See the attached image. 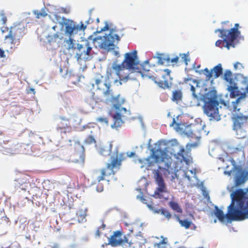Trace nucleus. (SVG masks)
Returning <instances> with one entry per match:
<instances>
[{
  "mask_svg": "<svg viewBox=\"0 0 248 248\" xmlns=\"http://www.w3.org/2000/svg\"><path fill=\"white\" fill-rule=\"evenodd\" d=\"M0 21L3 25H5L7 22V17L4 14H0Z\"/></svg>",
  "mask_w": 248,
  "mask_h": 248,
  "instance_id": "052dcab7",
  "label": "nucleus"
},
{
  "mask_svg": "<svg viewBox=\"0 0 248 248\" xmlns=\"http://www.w3.org/2000/svg\"><path fill=\"white\" fill-rule=\"evenodd\" d=\"M18 182V184L21 185L22 184H24L25 183H28V181H29V180L26 177H24V178H22L21 179H19L17 180Z\"/></svg>",
  "mask_w": 248,
  "mask_h": 248,
  "instance_id": "338daca9",
  "label": "nucleus"
},
{
  "mask_svg": "<svg viewBox=\"0 0 248 248\" xmlns=\"http://www.w3.org/2000/svg\"><path fill=\"white\" fill-rule=\"evenodd\" d=\"M154 174L155 183L158 186L157 187H159L161 189L167 190L165 183L161 174H158L157 172V173H154Z\"/></svg>",
  "mask_w": 248,
  "mask_h": 248,
  "instance_id": "aec40b11",
  "label": "nucleus"
},
{
  "mask_svg": "<svg viewBox=\"0 0 248 248\" xmlns=\"http://www.w3.org/2000/svg\"><path fill=\"white\" fill-rule=\"evenodd\" d=\"M150 66L148 63H145L143 64L140 63V65L138 67V71H135L134 72L140 73L142 75H146L150 71Z\"/></svg>",
  "mask_w": 248,
  "mask_h": 248,
  "instance_id": "bb28decb",
  "label": "nucleus"
},
{
  "mask_svg": "<svg viewBox=\"0 0 248 248\" xmlns=\"http://www.w3.org/2000/svg\"><path fill=\"white\" fill-rule=\"evenodd\" d=\"M225 156L226 157V158H227V160L231 161L232 165L233 166V167H234V168L235 167H236V168L237 167V166H236V162H235V160L233 159V158L232 157V156Z\"/></svg>",
  "mask_w": 248,
  "mask_h": 248,
  "instance_id": "680f3d73",
  "label": "nucleus"
},
{
  "mask_svg": "<svg viewBox=\"0 0 248 248\" xmlns=\"http://www.w3.org/2000/svg\"><path fill=\"white\" fill-rule=\"evenodd\" d=\"M62 24L65 26V33L69 37H72L77 33L76 23L73 20L62 17Z\"/></svg>",
  "mask_w": 248,
  "mask_h": 248,
  "instance_id": "f8f14e48",
  "label": "nucleus"
},
{
  "mask_svg": "<svg viewBox=\"0 0 248 248\" xmlns=\"http://www.w3.org/2000/svg\"><path fill=\"white\" fill-rule=\"evenodd\" d=\"M201 191L202 195H203V197L207 199L208 202L211 203V201L210 200L209 191L206 189V188L202 190Z\"/></svg>",
  "mask_w": 248,
  "mask_h": 248,
  "instance_id": "a18cd8bd",
  "label": "nucleus"
},
{
  "mask_svg": "<svg viewBox=\"0 0 248 248\" xmlns=\"http://www.w3.org/2000/svg\"><path fill=\"white\" fill-rule=\"evenodd\" d=\"M182 93L181 90H175L172 93V100L178 102L182 99Z\"/></svg>",
  "mask_w": 248,
  "mask_h": 248,
  "instance_id": "72a5a7b5",
  "label": "nucleus"
},
{
  "mask_svg": "<svg viewBox=\"0 0 248 248\" xmlns=\"http://www.w3.org/2000/svg\"><path fill=\"white\" fill-rule=\"evenodd\" d=\"M117 243L119 244V246H122L124 247V246L125 243H128V238L126 235H124L123 238L121 237L120 241H118Z\"/></svg>",
  "mask_w": 248,
  "mask_h": 248,
  "instance_id": "c03bdc74",
  "label": "nucleus"
},
{
  "mask_svg": "<svg viewBox=\"0 0 248 248\" xmlns=\"http://www.w3.org/2000/svg\"><path fill=\"white\" fill-rule=\"evenodd\" d=\"M215 78H218L222 74L223 70L220 63L215 66L212 70Z\"/></svg>",
  "mask_w": 248,
  "mask_h": 248,
  "instance_id": "cd10ccee",
  "label": "nucleus"
},
{
  "mask_svg": "<svg viewBox=\"0 0 248 248\" xmlns=\"http://www.w3.org/2000/svg\"><path fill=\"white\" fill-rule=\"evenodd\" d=\"M86 25H84V24L82 21L80 22L79 25L76 24L77 33H78V32L80 31H84L86 29Z\"/></svg>",
  "mask_w": 248,
  "mask_h": 248,
  "instance_id": "37998d69",
  "label": "nucleus"
},
{
  "mask_svg": "<svg viewBox=\"0 0 248 248\" xmlns=\"http://www.w3.org/2000/svg\"><path fill=\"white\" fill-rule=\"evenodd\" d=\"M136 190L140 192V194L137 196L136 198L140 200L142 203L146 204L147 206V204H150V203L147 202V200L145 198L142 189L138 187L136 189Z\"/></svg>",
  "mask_w": 248,
  "mask_h": 248,
  "instance_id": "473e14b6",
  "label": "nucleus"
},
{
  "mask_svg": "<svg viewBox=\"0 0 248 248\" xmlns=\"http://www.w3.org/2000/svg\"><path fill=\"white\" fill-rule=\"evenodd\" d=\"M109 162L107 163V169H112L114 168H120L121 166V160H118V156H110L108 160Z\"/></svg>",
  "mask_w": 248,
  "mask_h": 248,
  "instance_id": "6ab92c4d",
  "label": "nucleus"
},
{
  "mask_svg": "<svg viewBox=\"0 0 248 248\" xmlns=\"http://www.w3.org/2000/svg\"><path fill=\"white\" fill-rule=\"evenodd\" d=\"M219 32L220 33L219 37L224 39V42L226 43L225 47L229 49L230 46H234L233 43L236 38H232L230 35L227 34V30L225 29H217L215 31V32Z\"/></svg>",
  "mask_w": 248,
  "mask_h": 248,
  "instance_id": "4468645a",
  "label": "nucleus"
},
{
  "mask_svg": "<svg viewBox=\"0 0 248 248\" xmlns=\"http://www.w3.org/2000/svg\"><path fill=\"white\" fill-rule=\"evenodd\" d=\"M170 70L168 69L161 70L157 72L154 77V80L157 85L164 89H168L171 85L172 78L170 76Z\"/></svg>",
  "mask_w": 248,
  "mask_h": 248,
  "instance_id": "6e6552de",
  "label": "nucleus"
},
{
  "mask_svg": "<svg viewBox=\"0 0 248 248\" xmlns=\"http://www.w3.org/2000/svg\"><path fill=\"white\" fill-rule=\"evenodd\" d=\"M168 205L174 211L180 214L183 213V209L177 202L171 200L168 202Z\"/></svg>",
  "mask_w": 248,
  "mask_h": 248,
  "instance_id": "b1692460",
  "label": "nucleus"
},
{
  "mask_svg": "<svg viewBox=\"0 0 248 248\" xmlns=\"http://www.w3.org/2000/svg\"><path fill=\"white\" fill-rule=\"evenodd\" d=\"M173 156H148L149 161V166H154L155 164H159L161 162L169 161H172Z\"/></svg>",
  "mask_w": 248,
  "mask_h": 248,
  "instance_id": "f3484780",
  "label": "nucleus"
},
{
  "mask_svg": "<svg viewBox=\"0 0 248 248\" xmlns=\"http://www.w3.org/2000/svg\"><path fill=\"white\" fill-rule=\"evenodd\" d=\"M246 94L245 93H242L239 97H238L235 101L232 102L233 111H239V109L237 108V105L239 103L240 99L246 97Z\"/></svg>",
  "mask_w": 248,
  "mask_h": 248,
  "instance_id": "c9c22d12",
  "label": "nucleus"
},
{
  "mask_svg": "<svg viewBox=\"0 0 248 248\" xmlns=\"http://www.w3.org/2000/svg\"><path fill=\"white\" fill-rule=\"evenodd\" d=\"M110 153L111 155H124V153H119V148L117 147H114L113 149L112 147H110Z\"/></svg>",
  "mask_w": 248,
  "mask_h": 248,
  "instance_id": "de8ad7c7",
  "label": "nucleus"
},
{
  "mask_svg": "<svg viewBox=\"0 0 248 248\" xmlns=\"http://www.w3.org/2000/svg\"><path fill=\"white\" fill-rule=\"evenodd\" d=\"M31 187V184L29 181H28V183H25L24 184H22L19 186V188L24 191L28 190L29 188Z\"/></svg>",
  "mask_w": 248,
  "mask_h": 248,
  "instance_id": "79ce46f5",
  "label": "nucleus"
},
{
  "mask_svg": "<svg viewBox=\"0 0 248 248\" xmlns=\"http://www.w3.org/2000/svg\"><path fill=\"white\" fill-rule=\"evenodd\" d=\"M224 79L230 84L233 83V79L232 78V73L230 70L225 71L224 74Z\"/></svg>",
  "mask_w": 248,
  "mask_h": 248,
  "instance_id": "e433bc0d",
  "label": "nucleus"
},
{
  "mask_svg": "<svg viewBox=\"0 0 248 248\" xmlns=\"http://www.w3.org/2000/svg\"><path fill=\"white\" fill-rule=\"evenodd\" d=\"M1 219L2 221H4L6 225L10 226L11 224V221L9 219V218L7 217V216H5L2 217H1Z\"/></svg>",
  "mask_w": 248,
  "mask_h": 248,
  "instance_id": "69168bd1",
  "label": "nucleus"
},
{
  "mask_svg": "<svg viewBox=\"0 0 248 248\" xmlns=\"http://www.w3.org/2000/svg\"><path fill=\"white\" fill-rule=\"evenodd\" d=\"M147 160H148V156H147V158H143V159H139V162L141 163V164H143V165H142L141 166H140V168H143V167L144 166V165H147V166L148 167H149V161H147Z\"/></svg>",
  "mask_w": 248,
  "mask_h": 248,
  "instance_id": "5fc2aeb1",
  "label": "nucleus"
},
{
  "mask_svg": "<svg viewBox=\"0 0 248 248\" xmlns=\"http://www.w3.org/2000/svg\"><path fill=\"white\" fill-rule=\"evenodd\" d=\"M66 43L68 45L67 48L68 49L75 48L74 40L72 37H69V39L66 41Z\"/></svg>",
  "mask_w": 248,
  "mask_h": 248,
  "instance_id": "8fccbe9b",
  "label": "nucleus"
},
{
  "mask_svg": "<svg viewBox=\"0 0 248 248\" xmlns=\"http://www.w3.org/2000/svg\"><path fill=\"white\" fill-rule=\"evenodd\" d=\"M34 14L36 16V17L37 18H40V17H44L47 15V14L44 10H43L41 12H35Z\"/></svg>",
  "mask_w": 248,
  "mask_h": 248,
  "instance_id": "3c124183",
  "label": "nucleus"
},
{
  "mask_svg": "<svg viewBox=\"0 0 248 248\" xmlns=\"http://www.w3.org/2000/svg\"><path fill=\"white\" fill-rule=\"evenodd\" d=\"M63 38L62 36L60 35V33L57 32L52 35H48L46 37L47 42L50 44H54L57 42L59 40H61Z\"/></svg>",
  "mask_w": 248,
  "mask_h": 248,
  "instance_id": "5701e85b",
  "label": "nucleus"
},
{
  "mask_svg": "<svg viewBox=\"0 0 248 248\" xmlns=\"http://www.w3.org/2000/svg\"><path fill=\"white\" fill-rule=\"evenodd\" d=\"M184 82L186 84H188V85L190 87V90L192 92V94L193 97L195 98H198V95L195 93V88L192 85L193 83H197V81L195 79H193L191 78H186L184 80Z\"/></svg>",
  "mask_w": 248,
  "mask_h": 248,
  "instance_id": "a878e982",
  "label": "nucleus"
},
{
  "mask_svg": "<svg viewBox=\"0 0 248 248\" xmlns=\"http://www.w3.org/2000/svg\"><path fill=\"white\" fill-rule=\"evenodd\" d=\"M194 206L191 203H189L188 202H185V211H188L189 210V209H193L194 208Z\"/></svg>",
  "mask_w": 248,
  "mask_h": 248,
  "instance_id": "4d7b16f0",
  "label": "nucleus"
},
{
  "mask_svg": "<svg viewBox=\"0 0 248 248\" xmlns=\"http://www.w3.org/2000/svg\"><path fill=\"white\" fill-rule=\"evenodd\" d=\"M78 49L79 52V57L89 55L92 50L89 42H86L85 44L78 45Z\"/></svg>",
  "mask_w": 248,
  "mask_h": 248,
  "instance_id": "a211bd4d",
  "label": "nucleus"
},
{
  "mask_svg": "<svg viewBox=\"0 0 248 248\" xmlns=\"http://www.w3.org/2000/svg\"><path fill=\"white\" fill-rule=\"evenodd\" d=\"M239 26V24H235L233 28L231 29L229 31L227 30V33L230 35L232 38H237L240 34V32L238 30Z\"/></svg>",
  "mask_w": 248,
  "mask_h": 248,
  "instance_id": "393cba45",
  "label": "nucleus"
},
{
  "mask_svg": "<svg viewBox=\"0 0 248 248\" xmlns=\"http://www.w3.org/2000/svg\"><path fill=\"white\" fill-rule=\"evenodd\" d=\"M171 164L172 161H171L165 162V167L167 168V171L164 170L162 173V175H164L165 176H168V175L172 173L173 168L171 167Z\"/></svg>",
  "mask_w": 248,
  "mask_h": 248,
  "instance_id": "f704fd0d",
  "label": "nucleus"
},
{
  "mask_svg": "<svg viewBox=\"0 0 248 248\" xmlns=\"http://www.w3.org/2000/svg\"><path fill=\"white\" fill-rule=\"evenodd\" d=\"M72 150L73 153L77 155H83L85 153V150L83 146L79 142H76L74 143Z\"/></svg>",
  "mask_w": 248,
  "mask_h": 248,
  "instance_id": "412c9836",
  "label": "nucleus"
},
{
  "mask_svg": "<svg viewBox=\"0 0 248 248\" xmlns=\"http://www.w3.org/2000/svg\"><path fill=\"white\" fill-rule=\"evenodd\" d=\"M108 29H109V26L106 23L105 26L103 28H100V29H99V28H98L97 29V32H101L103 31H108Z\"/></svg>",
  "mask_w": 248,
  "mask_h": 248,
  "instance_id": "0e129e2a",
  "label": "nucleus"
},
{
  "mask_svg": "<svg viewBox=\"0 0 248 248\" xmlns=\"http://www.w3.org/2000/svg\"><path fill=\"white\" fill-rule=\"evenodd\" d=\"M105 218V217H104L103 218H102L100 220V222H101L102 223L100 227L97 228L98 229H99V230L100 229L104 230L105 229L106 225L104 223Z\"/></svg>",
  "mask_w": 248,
  "mask_h": 248,
  "instance_id": "774afa93",
  "label": "nucleus"
},
{
  "mask_svg": "<svg viewBox=\"0 0 248 248\" xmlns=\"http://www.w3.org/2000/svg\"><path fill=\"white\" fill-rule=\"evenodd\" d=\"M179 59V57L178 56H176L175 57L170 59V58H164L163 60H166L168 62H171L172 63H177L178 62Z\"/></svg>",
  "mask_w": 248,
  "mask_h": 248,
  "instance_id": "864d4df0",
  "label": "nucleus"
},
{
  "mask_svg": "<svg viewBox=\"0 0 248 248\" xmlns=\"http://www.w3.org/2000/svg\"><path fill=\"white\" fill-rule=\"evenodd\" d=\"M123 234V232L122 230H118L113 232V234L109 237H108V244L113 247L119 246L117 242L119 241L121 237Z\"/></svg>",
  "mask_w": 248,
  "mask_h": 248,
  "instance_id": "dca6fc26",
  "label": "nucleus"
},
{
  "mask_svg": "<svg viewBox=\"0 0 248 248\" xmlns=\"http://www.w3.org/2000/svg\"><path fill=\"white\" fill-rule=\"evenodd\" d=\"M113 210H116L117 211L120 212V213H122V211L120 208L117 206H114L108 209L105 212L104 214V217H106L109 214V213Z\"/></svg>",
  "mask_w": 248,
  "mask_h": 248,
  "instance_id": "49530a36",
  "label": "nucleus"
},
{
  "mask_svg": "<svg viewBox=\"0 0 248 248\" xmlns=\"http://www.w3.org/2000/svg\"><path fill=\"white\" fill-rule=\"evenodd\" d=\"M204 75L205 76V81H208L210 80L213 76L212 70L209 71L207 68H205L202 70Z\"/></svg>",
  "mask_w": 248,
  "mask_h": 248,
  "instance_id": "58836bf2",
  "label": "nucleus"
},
{
  "mask_svg": "<svg viewBox=\"0 0 248 248\" xmlns=\"http://www.w3.org/2000/svg\"><path fill=\"white\" fill-rule=\"evenodd\" d=\"M182 162H180V160H177L176 161H172L171 167L173 168L172 170H175V172H178L181 169V166H179V165Z\"/></svg>",
  "mask_w": 248,
  "mask_h": 248,
  "instance_id": "ea45409f",
  "label": "nucleus"
},
{
  "mask_svg": "<svg viewBox=\"0 0 248 248\" xmlns=\"http://www.w3.org/2000/svg\"><path fill=\"white\" fill-rule=\"evenodd\" d=\"M199 132L196 124H190L186 127L184 133L188 137L196 140L195 142L187 144L186 148L181 145L177 140L172 139L160 140L153 144L149 143L148 150L151 155H184L190 154L191 149L197 147L199 144L201 137L197 135Z\"/></svg>",
  "mask_w": 248,
  "mask_h": 248,
  "instance_id": "f257e3e1",
  "label": "nucleus"
},
{
  "mask_svg": "<svg viewBox=\"0 0 248 248\" xmlns=\"http://www.w3.org/2000/svg\"><path fill=\"white\" fill-rule=\"evenodd\" d=\"M219 104L215 92L211 91L206 94L203 108L204 113L210 117L211 120L214 119L217 121L220 120L218 112Z\"/></svg>",
  "mask_w": 248,
  "mask_h": 248,
  "instance_id": "39448f33",
  "label": "nucleus"
},
{
  "mask_svg": "<svg viewBox=\"0 0 248 248\" xmlns=\"http://www.w3.org/2000/svg\"><path fill=\"white\" fill-rule=\"evenodd\" d=\"M180 56L181 57V61L182 62H184L186 65L187 64V61H188V55L186 54H180Z\"/></svg>",
  "mask_w": 248,
  "mask_h": 248,
  "instance_id": "13d9d810",
  "label": "nucleus"
},
{
  "mask_svg": "<svg viewBox=\"0 0 248 248\" xmlns=\"http://www.w3.org/2000/svg\"><path fill=\"white\" fill-rule=\"evenodd\" d=\"M69 156H63V157H61L60 156H52V165L54 166V169L61 168L65 163H73L78 164L83 167L85 162V156H79V158L71 159Z\"/></svg>",
  "mask_w": 248,
  "mask_h": 248,
  "instance_id": "1a4fd4ad",
  "label": "nucleus"
},
{
  "mask_svg": "<svg viewBox=\"0 0 248 248\" xmlns=\"http://www.w3.org/2000/svg\"><path fill=\"white\" fill-rule=\"evenodd\" d=\"M76 215L78 216V220L79 223H83L87 221L86 217L87 216V214H85L84 212H83L82 209L78 210L76 212Z\"/></svg>",
  "mask_w": 248,
  "mask_h": 248,
  "instance_id": "c756f323",
  "label": "nucleus"
},
{
  "mask_svg": "<svg viewBox=\"0 0 248 248\" xmlns=\"http://www.w3.org/2000/svg\"><path fill=\"white\" fill-rule=\"evenodd\" d=\"M167 168L166 167H161L160 166H158V168L157 170H153V173H157L158 172V174H161V175H162V173L165 170L167 171L166 170Z\"/></svg>",
  "mask_w": 248,
  "mask_h": 248,
  "instance_id": "09e8293b",
  "label": "nucleus"
},
{
  "mask_svg": "<svg viewBox=\"0 0 248 248\" xmlns=\"http://www.w3.org/2000/svg\"><path fill=\"white\" fill-rule=\"evenodd\" d=\"M120 40V37L111 30L109 34L103 37H96L93 39V43L96 47H99L107 51L114 50L115 43L117 44Z\"/></svg>",
  "mask_w": 248,
  "mask_h": 248,
  "instance_id": "423d86ee",
  "label": "nucleus"
},
{
  "mask_svg": "<svg viewBox=\"0 0 248 248\" xmlns=\"http://www.w3.org/2000/svg\"><path fill=\"white\" fill-rule=\"evenodd\" d=\"M30 227L32 226V231L37 232H38V229L39 228V225H37V224L34 222H32L30 224Z\"/></svg>",
  "mask_w": 248,
  "mask_h": 248,
  "instance_id": "e2e57ef3",
  "label": "nucleus"
},
{
  "mask_svg": "<svg viewBox=\"0 0 248 248\" xmlns=\"http://www.w3.org/2000/svg\"><path fill=\"white\" fill-rule=\"evenodd\" d=\"M150 199L151 203H150V204H147V207L150 211H152L154 214H160L164 216L168 220H169L172 217V214L168 209L163 207H160L159 209H157L153 205L152 199Z\"/></svg>",
  "mask_w": 248,
  "mask_h": 248,
  "instance_id": "ddd939ff",
  "label": "nucleus"
},
{
  "mask_svg": "<svg viewBox=\"0 0 248 248\" xmlns=\"http://www.w3.org/2000/svg\"><path fill=\"white\" fill-rule=\"evenodd\" d=\"M124 57V60L121 64L114 62L111 67L107 70L108 78L113 79L114 76L116 75L119 78L120 84H122L121 81L125 82L129 79L130 71L134 72L135 71H138V67L140 65L136 50L126 53Z\"/></svg>",
  "mask_w": 248,
  "mask_h": 248,
  "instance_id": "20e7f679",
  "label": "nucleus"
},
{
  "mask_svg": "<svg viewBox=\"0 0 248 248\" xmlns=\"http://www.w3.org/2000/svg\"><path fill=\"white\" fill-rule=\"evenodd\" d=\"M179 224L181 227L187 230L190 229L191 225H192V221L189 218H185L181 220Z\"/></svg>",
  "mask_w": 248,
  "mask_h": 248,
  "instance_id": "7c9ffc66",
  "label": "nucleus"
},
{
  "mask_svg": "<svg viewBox=\"0 0 248 248\" xmlns=\"http://www.w3.org/2000/svg\"><path fill=\"white\" fill-rule=\"evenodd\" d=\"M232 120L233 121V130L238 132L242 130L246 126L248 123V117L242 114H237L234 115Z\"/></svg>",
  "mask_w": 248,
  "mask_h": 248,
  "instance_id": "9b49d317",
  "label": "nucleus"
},
{
  "mask_svg": "<svg viewBox=\"0 0 248 248\" xmlns=\"http://www.w3.org/2000/svg\"><path fill=\"white\" fill-rule=\"evenodd\" d=\"M167 190L161 189L159 187H156L154 193L151 195V196L155 199H161L163 197L162 193H166Z\"/></svg>",
  "mask_w": 248,
  "mask_h": 248,
  "instance_id": "2f4dec72",
  "label": "nucleus"
},
{
  "mask_svg": "<svg viewBox=\"0 0 248 248\" xmlns=\"http://www.w3.org/2000/svg\"><path fill=\"white\" fill-rule=\"evenodd\" d=\"M21 30L22 29L19 28H14L10 31L8 34L6 36L4 44L7 48V51H12L15 48L16 39L19 40L21 36V35L18 34V33H21Z\"/></svg>",
  "mask_w": 248,
  "mask_h": 248,
  "instance_id": "9d476101",
  "label": "nucleus"
},
{
  "mask_svg": "<svg viewBox=\"0 0 248 248\" xmlns=\"http://www.w3.org/2000/svg\"><path fill=\"white\" fill-rule=\"evenodd\" d=\"M211 215L216 217L219 221L229 226L232 221H241L248 219V196L240 199H233L231 204L227 207V212L224 214L222 208L214 205V210Z\"/></svg>",
  "mask_w": 248,
  "mask_h": 248,
  "instance_id": "7ed1b4c3",
  "label": "nucleus"
},
{
  "mask_svg": "<svg viewBox=\"0 0 248 248\" xmlns=\"http://www.w3.org/2000/svg\"><path fill=\"white\" fill-rule=\"evenodd\" d=\"M228 90L230 93V96L234 98L239 95V90L236 83H233L228 86Z\"/></svg>",
  "mask_w": 248,
  "mask_h": 248,
  "instance_id": "4be33fe9",
  "label": "nucleus"
},
{
  "mask_svg": "<svg viewBox=\"0 0 248 248\" xmlns=\"http://www.w3.org/2000/svg\"><path fill=\"white\" fill-rule=\"evenodd\" d=\"M177 160H180V162H184L187 166H189L190 162H192V156H173Z\"/></svg>",
  "mask_w": 248,
  "mask_h": 248,
  "instance_id": "c85d7f7f",
  "label": "nucleus"
},
{
  "mask_svg": "<svg viewBox=\"0 0 248 248\" xmlns=\"http://www.w3.org/2000/svg\"><path fill=\"white\" fill-rule=\"evenodd\" d=\"M96 121L100 124H108V119L107 117H99L96 118Z\"/></svg>",
  "mask_w": 248,
  "mask_h": 248,
  "instance_id": "a19ab883",
  "label": "nucleus"
},
{
  "mask_svg": "<svg viewBox=\"0 0 248 248\" xmlns=\"http://www.w3.org/2000/svg\"><path fill=\"white\" fill-rule=\"evenodd\" d=\"M247 179V177L245 175V173L240 165H237L234 170V174L233 177L234 185L230 186H228L227 189L231 192L230 198L231 200L233 201L234 197L238 195V188L242 185L244 184Z\"/></svg>",
  "mask_w": 248,
  "mask_h": 248,
  "instance_id": "0eeeda50",
  "label": "nucleus"
},
{
  "mask_svg": "<svg viewBox=\"0 0 248 248\" xmlns=\"http://www.w3.org/2000/svg\"><path fill=\"white\" fill-rule=\"evenodd\" d=\"M71 126L69 120L64 117H61L60 121L57 124V130L61 133H66L71 130Z\"/></svg>",
  "mask_w": 248,
  "mask_h": 248,
  "instance_id": "2eb2a0df",
  "label": "nucleus"
},
{
  "mask_svg": "<svg viewBox=\"0 0 248 248\" xmlns=\"http://www.w3.org/2000/svg\"><path fill=\"white\" fill-rule=\"evenodd\" d=\"M104 77L99 73L95 75L93 80L97 89L103 90V94L106 97V101L110 102L113 105L115 112L113 114V123L111 125L113 128L118 129L122 126L126 120L130 112L126 108L121 107L125 103V99L121 96L120 94L115 93L112 89H110V85L104 81Z\"/></svg>",
  "mask_w": 248,
  "mask_h": 248,
  "instance_id": "f03ea898",
  "label": "nucleus"
},
{
  "mask_svg": "<svg viewBox=\"0 0 248 248\" xmlns=\"http://www.w3.org/2000/svg\"><path fill=\"white\" fill-rule=\"evenodd\" d=\"M191 186H196L198 188H200L201 190L205 188L204 186V181H201L200 184H199V183L192 184H191Z\"/></svg>",
  "mask_w": 248,
  "mask_h": 248,
  "instance_id": "603ef678",
  "label": "nucleus"
},
{
  "mask_svg": "<svg viewBox=\"0 0 248 248\" xmlns=\"http://www.w3.org/2000/svg\"><path fill=\"white\" fill-rule=\"evenodd\" d=\"M85 142L88 144L95 143V140L92 136H88L85 140Z\"/></svg>",
  "mask_w": 248,
  "mask_h": 248,
  "instance_id": "6e6d98bb",
  "label": "nucleus"
},
{
  "mask_svg": "<svg viewBox=\"0 0 248 248\" xmlns=\"http://www.w3.org/2000/svg\"><path fill=\"white\" fill-rule=\"evenodd\" d=\"M186 213V216H188L190 219L195 220V217L194 216V213L195 212L194 211L188 210V211H185Z\"/></svg>",
  "mask_w": 248,
  "mask_h": 248,
  "instance_id": "bf43d9fd",
  "label": "nucleus"
},
{
  "mask_svg": "<svg viewBox=\"0 0 248 248\" xmlns=\"http://www.w3.org/2000/svg\"><path fill=\"white\" fill-rule=\"evenodd\" d=\"M161 238H163V239L160 240L158 243H155V247L160 248L161 247L164 246H170V245L168 243L167 238H163V236H161Z\"/></svg>",
  "mask_w": 248,
  "mask_h": 248,
  "instance_id": "4c0bfd02",
  "label": "nucleus"
}]
</instances>
